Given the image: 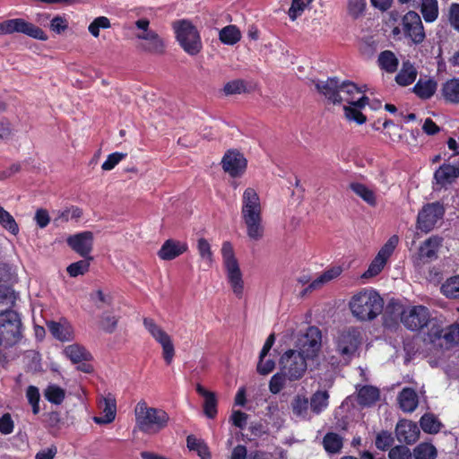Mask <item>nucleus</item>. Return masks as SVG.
Instances as JSON below:
<instances>
[{"mask_svg":"<svg viewBox=\"0 0 459 459\" xmlns=\"http://www.w3.org/2000/svg\"><path fill=\"white\" fill-rule=\"evenodd\" d=\"M14 422L10 413H4L0 417V433L9 435L13 432Z\"/></svg>","mask_w":459,"mask_h":459,"instance_id":"obj_61","label":"nucleus"},{"mask_svg":"<svg viewBox=\"0 0 459 459\" xmlns=\"http://www.w3.org/2000/svg\"><path fill=\"white\" fill-rule=\"evenodd\" d=\"M136 428L147 435H155L168 426L169 414L158 408L148 407L145 402H139L135 408Z\"/></svg>","mask_w":459,"mask_h":459,"instance_id":"obj_3","label":"nucleus"},{"mask_svg":"<svg viewBox=\"0 0 459 459\" xmlns=\"http://www.w3.org/2000/svg\"><path fill=\"white\" fill-rule=\"evenodd\" d=\"M66 357L73 363H80L82 361H88L91 359V353L82 346L79 344H72L65 349Z\"/></svg>","mask_w":459,"mask_h":459,"instance_id":"obj_37","label":"nucleus"},{"mask_svg":"<svg viewBox=\"0 0 459 459\" xmlns=\"http://www.w3.org/2000/svg\"><path fill=\"white\" fill-rule=\"evenodd\" d=\"M188 250V245L186 242H181L176 239H167L158 251V256L164 261H170Z\"/></svg>","mask_w":459,"mask_h":459,"instance_id":"obj_24","label":"nucleus"},{"mask_svg":"<svg viewBox=\"0 0 459 459\" xmlns=\"http://www.w3.org/2000/svg\"><path fill=\"white\" fill-rule=\"evenodd\" d=\"M0 225L11 234L19 233V226L13 216L0 205Z\"/></svg>","mask_w":459,"mask_h":459,"instance_id":"obj_48","label":"nucleus"},{"mask_svg":"<svg viewBox=\"0 0 459 459\" xmlns=\"http://www.w3.org/2000/svg\"><path fill=\"white\" fill-rule=\"evenodd\" d=\"M362 342L361 332L357 327L342 331L336 340V351L345 359H351Z\"/></svg>","mask_w":459,"mask_h":459,"instance_id":"obj_10","label":"nucleus"},{"mask_svg":"<svg viewBox=\"0 0 459 459\" xmlns=\"http://www.w3.org/2000/svg\"><path fill=\"white\" fill-rule=\"evenodd\" d=\"M377 64L381 70L394 74L398 69L399 60L393 51L384 50L378 55Z\"/></svg>","mask_w":459,"mask_h":459,"instance_id":"obj_33","label":"nucleus"},{"mask_svg":"<svg viewBox=\"0 0 459 459\" xmlns=\"http://www.w3.org/2000/svg\"><path fill=\"white\" fill-rule=\"evenodd\" d=\"M175 37L179 46L189 56L198 55L203 43L199 30L189 20H178L172 23Z\"/></svg>","mask_w":459,"mask_h":459,"instance_id":"obj_4","label":"nucleus"},{"mask_svg":"<svg viewBox=\"0 0 459 459\" xmlns=\"http://www.w3.org/2000/svg\"><path fill=\"white\" fill-rule=\"evenodd\" d=\"M308 399L304 396L298 394L292 400L290 405L293 414L300 419H307L308 415Z\"/></svg>","mask_w":459,"mask_h":459,"instance_id":"obj_46","label":"nucleus"},{"mask_svg":"<svg viewBox=\"0 0 459 459\" xmlns=\"http://www.w3.org/2000/svg\"><path fill=\"white\" fill-rule=\"evenodd\" d=\"M430 322V313L427 307L419 305L404 310L402 323L411 331H420Z\"/></svg>","mask_w":459,"mask_h":459,"instance_id":"obj_14","label":"nucleus"},{"mask_svg":"<svg viewBox=\"0 0 459 459\" xmlns=\"http://www.w3.org/2000/svg\"><path fill=\"white\" fill-rule=\"evenodd\" d=\"M437 83L432 79L419 80L412 88L413 92L421 100L430 99L436 92Z\"/></svg>","mask_w":459,"mask_h":459,"instance_id":"obj_35","label":"nucleus"},{"mask_svg":"<svg viewBox=\"0 0 459 459\" xmlns=\"http://www.w3.org/2000/svg\"><path fill=\"white\" fill-rule=\"evenodd\" d=\"M417 70L410 60L403 62L402 68L395 75V82L401 86L411 84L417 77Z\"/></svg>","mask_w":459,"mask_h":459,"instance_id":"obj_32","label":"nucleus"},{"mask_svg":"<svg viewBox=\"0 0 459 459\" xmlns=\"http://www.w3.org/2000/svg\"><path fill=\"white\" fill-rule=\"evenodd\" d=\"M324 449L330 455L338 454L343 447V438L335 432H327L322 441Z\"/></svg>","mask_w":459,"mask_h":459,"instance_id":"obj_34","label":"nucleus"},{"mask_svg":"<svg viewBox=\"0 0 459 459\" xmlns=\"http://www.w3.org/2000/svg\"><path fill=\"white\" fill-rule=\"evenodd\" d=\"M221 255L228 281L233 293L240 299L243 295L244 281L238 262L235 256L234 249L230 242H223L221 247Z\"/></svg>","mask_w":459,"mask_h":459,"instance_id":"obj_5","label":"nucleus"},{"mask_svg":"<svg viewBox=\"0 0 459 459\" xmlns=\"http://www.w3.org/2000/svg\"><path fill=\"white\" fill-rule=\"evenodd\" d=\"M398 401L404 412H412L419 403L417 393L410 387H405L399 393Z\"/></svg>","mask_w":459,"mask_h":459,"instance_id":"obj_31","label":"nucleus"},{"mask_svg":"<svg viewBox=\"0 0 459 459\" xmlns=\"http://www.w3.org/2000/svg\"><path fill=\"white\" fill-rule=\"evenodd\" d=\"M117 323L118 317L108 313H104L101 316L100 326L105 333H112L117 329Z\"/></svg>","mask_w":459,"mask_h":459,"instance_id":"obj_55","label":"nucleus"},{"mask_svg":"<svg viewBox=\"0 0 459 459\" xmlns=\"http://www.w3.org/2000/svg\"><path fill=\"white\" fill-rule=\"evenodd\" d=\"M99 407L103 415L94 417L93 420L97 424H108L113 422L117 414L116 399L111 394H108L102 398L100 402Z\"/></svg>","mask_w":459,"mask_h":459,"instance_id":"obj_25","label":"nucleus"},{"mask_svg":"<svg viewBox=\"0 0 459 459\" xmlns=\"http://www.w3.org/2000/svg\"><path fill=\"white\" fill-rule=\"evenodd\" d=\"M196 393L204 398V413L209 419H214L218 413L217 398L214 393L206 390L201 384L195 386Z\"/></svg>","mask_w":459,"mask_h":459,"instance_id":"obj_28","label":"nucleus"},{"mask_svg":"<svg viewBox=\"0 0 459 459\" xmlns=\"http://www.w3.org/2000/svg\"><path fill=\"white\" fill-rule=\"evenodd\" d=\"M412 455L414 459H436L437 451L432 444L422 442L414 447Z\"/></svg>","mask_w":459,"mask_h":459,"instance_id":"obj_45","label":"nucleus"},{"mask_svg":"<svg viewBox=\"0 0 459 459\" xmlns=\"http://www.w3.org/2000/svg\"><path fill=\"white\" fill-rule=\"evenodd\" d=\"M14 291L9 287H0V316L4 315L5 311H13L12 307L15 303Z\"/></svg>","mask_w":459,"mask_h":459,"instance_id":"obj_44","label":"nucleus"},{"mask_svg":"<svg viewBox=\"0 0 459 459\" xmlns=\"http://www.w3.org/2000/svg\"><path fill=\"white\" fill-rule=\"evenodd\" d=\"M47 325L52 335L59 341L67 342L73 338L72 327L69 325L50 321Z\"/></svg>","mask_w":459,"mask_h":459,"instance_id":"obj_36","label":"nucleus"},{"mask_svg":"<svg viewBox=\"0 0 459 459\" xmlns=\"http://www.w3.org/2000/svg\"><path fill=\"white\" fill-rule=\"evenodd\" d=\"M321 340L322 334L320 330L315 326L309 327L305 334V340L300 352H303L307 358L313 359L320 350Z\"/></svg>","mask_w":459,"mask_h":459,"instance_id":"obj_23","label":"nucleus"},{"mask_svg":"<svg viewBox=\"0 0 459 459\" xmlns=\"http://www.w3.org/2000/svg\"><path fill=\"white\" fill-rule=\"evenodd\" d=\"M398 243L399 237L397 235L391 236L372 260L363 277H374L379 274L386 264L387 260L393 255Z\"/></svg>","mask_w":459,"mask_h":459,"instance_id":"obj_13","label":"nucleus"},{"mask_svg":"<svg viewBox=\"0 0 459 459\" xmlns=\"http://www.w3.org/2000/svg\"><path fill=\"white\" fill-rule=\"evenodd\" d=\"M393 443L394 437L389 431L382 430L377 433L375 440V445L377 449L386 451L392 446Z\"/></svg>","mask_w":459,"mask_h":459,"instance_id":"obj_54","label":"nucleus"},{"mask_svg":"<svg viewBox=\"0 0 459 459\" xmlns=\"http://www.w3.org/2000/svg\"><path fill=\"white\" fill-rule=\"evenodd\" d=\"M220 40L225 45H235L241 39V32L236 25H227L220 30Z\"/></svg>","mask_w":459,"mask_h":459,"instance_id":"obj_42","label":"nucleus"},{"mask_svg":"<svg viewBox=\"0 0 459 459\" xmlns=\"http://www.w3.org/2000/svg\"><path fill=\"white\" fill-rule=\"evenodd\" d=\"M186 446L190 451L196 452L201 459L211 458L209 447L203 439L197 438L194 435H189L186 437Z\"/></svg>","mask_w":459,"mask_h":459,"instance_id":"obj_41","label":"nucleus"},{"mask_svg":"<svg viewBox=\"0 0 459 459\" xmlns=\"http://www.w3.org/2000/svg\"><path fill=\"white\" fill-rule=\"evenodd\" d=\"M3 320L0 324V335L6 346H13L22 339V320L16 311H5L2 315Z\"/></svg>","mask_w":459,"mask_h":459,"instance_id":"obj_9","label":"nucleus"},{"mask_svg":"<svg viewBox=\"0 0 459 459\" xmlns=\"http://www.w3.org/2000/svg\"><path fill=\"white\" fill-rule=\"evenodd\" d=\"M315 87L333 104H341L344 101V98L340 95V81L337 77H331L326 81H316Z\"/></svg>","mask_w":459,"mask_h":459,"instance_id":"obj_20","label":"nucleus"},{"mask_svg":"<svg viewBox=\"0 0 459 459\" xmlns=\"http://www.w3.org/2000/svg\"><path fill=\"white\" fill-rule=\"evenodd\" d=\"M342 270L340 266H333L325 270L316 279L313 280L311 283L301 291L300 295L303 297L315 290L320 289L324 284L337 278L342 273Z\"/></svg>","mask_w":459,"mask_h":459,"instance_id":"obj_27","label":"nucleus"},{"mask_svg":"<svg viewBox=\"0 0 459 459\" xmlns=\"http://www.w3.org/2000/svg\"><path fill=\"white\" fill-rule=\"evenodd\" d=\"M443 240L444 238L442 237L433 235L423 241L418 249L415 264L420 265L436 260Z\"/></svg>","mask_w":459,"mask_h":459,"instance_id":"obj_18","label":"nucleus"},{"mask_svg":"<svg viewBox=\"0 0 459 459\" xmlns=\"http://www.w3.org/2000/svg\"><path fill=\"white\" fill-rule=\"evenodd\" d=\"M449 22L459 31V4H452L449 8Z\"/></svg>","mask_w":459,"mask_h":459,"instance_id":"obj_64","label":"nucleus"},{"mask_svg":"<svg viewBox=\"0 0 459 459\" xmlns=\"http://www.w3.org/2000/svg\"><path fill=\"white\" fill-rule=\"evenodd\" d=\"M241 215L248 238L255 241L260 240L264 237V228L260 197L254 188L247 187L243 193Z\"/></svg>","mask_w":459,"mask_h":459,"instance_id":"obj_2","label":"nucleus"},{"mask_svg":"<svg viewBox=\"0 0 459 459\" xmlns=\"http://www.w3.org/2000/svg\"><path fill=\"white\" fill-rule=\"evenodd\" d=\"M420 10L426 22H435L439 13L437 0H421Z\"/></svg>","mask_w":459,"mask_h":459,"instance_id":"obj_40","label":"nucleus"},{"mask_svg":"<svg viewBox=\"0 0 459 459\" xmlns=\"http://www.w3.org/2000/svg\"><path fill=\"white\" fill-rule=\"evenodd\" d=\"M459 178V159L451 162H444L434 172L433 179L436 190L447 189Z\"/></svg>","mask_w":459,"mask_h":459,"instance_id":"obj_15","label":"nucleus"},{"mask_svg":"<svg viewBox=\"0 0 459 459\" xmlns=\"http://www.w3.org/2000/svg\"><path fill=\"white\" fill-rule=\"evenodd\" d=\"M26 398L28 403L31 405L33 414L37 415L40 411V394L39 388L35 385H29L26 390Z\"/></svg>","mask_w":459,"mask_h":459,"instance_id":"obj_53","label":"nucleus"},{"mask_svg":"<svg viewBox=\"0 0 459 459\" xmlns=\"http://www.w3.org/2000/svg\"><path fill=\"white\" fill-rule=\"evenodd\" d=\"M421 429L428 434H437L440 431L441 422L432 413H425L420 420Z\"/></svg>","mask_w":459,"mask_h":459,"instance_id":"obj_43","label":"nucleus"},{"mask_svg":"<svg viewBox=\"0 0 459 459\" xmlns=\"http://www.w3.org/2000/svg\"><path fill=\"white\" fill-rule=\"evenodd\" d=\"M197 250L201 258L204 261L206 265L210 268L213 261V255L211 249V245L204 238H200L197 240Z\"/></svg>","mask_w":459,"mask_h":459,"instance_id":"obj_52","label":"nucleus"},{"mask_svg":"<svg viewBox=\"0 0 459 459\" xmlns=\"http://www.w3.org/2000/svg\"><path fill=\"white\" fill-rule=\"evenodd\" d=\"M126 155V153L118 152L109 154L107 160L102 163L101 169L106 171L113 169Z\"/></svg>","mask_w":459,"mask_h":459,"instance_id":"obj_59","label":"nucleus"},{"mask_svg":"<svg viewBox=\"0 0 459 459\" xmlns=\"http://www.w3.org/2000/svg\"><path fill=\"white\" fill-rule=\"evenodd\" d=\"M445 213L446 208L439 201L424 204L418 212L416 229L423 233L430 232Z\"/></svg>","mask_w":459,"mask_h":459,"instance_id":"obj_7","label":"nucleus"},{"mask_svg":"<svg viewBox=\"0 0 459 459\" xmlns=\"http://www.w3.org/2000/svg\"><path fill=\"white\" fill-rule=\"evenodd\" d=\"M22 33L32 39L47 40L48 36L44 30L22 18L9 19L0 22V35Z\"/></svg>","mask_w":459,"mask_h":459,"instance_id":"obj_8","label":"nucleus"},{"mask_svg":"<svg viewBox=\"0 0 459 459\" xmlns=\"http://www.w3.org/2000/svg\"><path fill=\"white\" fill-rule=\"evenodd\" d=\"M329 394L327 391H316L309 401L310 409L315 414H320L329 404Z\"/></svg>","mask_w":459,"mask_h":459,"instance_id":"obj_38","label":"nucleus"},{"mask_svg":"<svg viewBox=\"0 0 459 459\" xmlns=\"http://www.w3.org/2000/svg\"><path fill=\"white\" fill-rule=\"evenodd\" d=\"M44 395L49 403L58 405L64 402L65 392L58 385H50L45 389Z\"/></svg>","mask_w":459,"mask_h":459,"instance_id":"obj_51","label":"nucleus"},{"mask_svg":"<svg viewBox=\"0 0 459 459\" xmlns=\"http://www.w3.org/2000/svg\"><path fill=\"white\" fill-rule=\"evenodd\" d=\"M275 368V362L272 359L262 358L259 355V361L257 363L256 370L260 375L265 376L273 372Z\"/></svg>","mask_w":459,"mask_h":459,"instance_id":"obj_60","label":"nucleus"},{"mask_svg":"<svg viewBox=\"0 0 459 459\" xmlns=\"http://www.w3.org/2000/svg\"><path fill=\"white\" fill-rule=\"evenodd\" d=\"M92 260L93 257H87L83 258L82 260L72 263L67 266L66 272L70 277H77L79 275H83L89 271L91 261Z\"/></svg>","mask_w":459,"mask_h":459,"instance_id":"obj_49","label":"nucleus"},{"mask_svg":"<svg viewBox=\"0 0 459 459\" xmlns=\"http://www.w3.org/2000/svg\"><path fill=\"white\" fill-rule=\"evenodd\" d=\"M380 397L377 387L373 385H362L358 389V403L363 407H370L375 404Z\"/></svg>","mask_w":459,"mask_h":459,"instance_id":"obj_30","label":"nucleus"},{"mask_svg":"<svg viewBox=\"0 0 459 459\" xmlns=\"http://www.w3.org/2000/svg\"><path fill=\"white\" fill-rule=\"evenodd\" d=\"M349 106H344V116L349 121H354L358 125L366 123L367 117L360 111L368 103V98L362 95L358 100L352 98H344Z\"/></svg>","mask_w":459,"mask_h":459,"instance_id":"obj_19","label":"nucleus"},{"mask_svg":"<svg viewBox=\"0 0 459 459\" xmlns=\"http://www.w3.org/2000/svg\"><path fill=\"white\" fill-rule=\"evenodd\" d=\"M384 299L373 288H363L353 294L349 308L353 317L359 322H371L383 313Z\"/></svg>","mask_w":459,"mask_h":459,"instance_id":"obj_1","label":"nucleus"},{"mask_svg":"<svg viewBox=\"0 0 459 459\" xmlns=\"http://www.w3.org/2000/svg\"><path fill=\"white\" fill-rule=\"evenodd\" d=\"M307 359L303 352L296 350H288L280 359L281 371L290 381L299 380L307 371Z\"/></svg>","mask_w":459,"mask_h":459,"instance_id":"obj_6","label":"nucleus"},{"mask_svg":"<svg viewBox=\"0 0 459 459\" xmlns=\"http://www.w3.org/2000/svg\"><path fill=\"white\" fill-rule=\"evenodd\" d=\"M395 436L399 442L411 445L418 440L420 429L415 422L400 420L395 427Z\"/></svg>","mask_w":459,"mask_h":459,"instance_id":"obj_21","label":"nucleus"},{"mask_svg":"<svg viewBox=\"0 0 459 459\" xmlns=\"http://www.w3.org/2000/svg\"><path fill=\"white\" fill-rule=\"evenodd\" d=\"M402 30L404 38L413 44H421L426 39L424 26L420 16L414 11L406 13L401 20Z\"/></svg>","mask_w":459,"mask_h":459,"instance_id":"obj_12","label":"nucleus"},{"mask_svg":"<svg viewBox=\"0 0 459 459\" xmlns=\"http://www.w3.org/2000/svg\"><path fill=\"white\" fill-rule=\"evenodd\" d=\"M389 459H411V450L403 445L395 446L389 450Z\"/></svg>","mask_w":459,"mask_h":459,"instance_id":"obj_58","label":"nucleus"},{"mask_svg":"<svg viewBox=\"0 0 459 459\" xmlns=\"http://www.w3.org/2000/svg\"><path fill=\"white\" fill-rule=\"evenodd\" d=\"M306 7L304 0H292L288 15L291 21H295L302 14Z\"/></svg>","mask_w":459,"mask_h":459,"instance_id":"obj_62","label":"nucleus"},{"mask_svg":"<svg viewBox=\"0 0 459 459\" xmlns=\"http://www.w3.org/2000/svg\"><path fill=\"white\" fill-rule=\"evenodd\" d=\"M143 325L152 338L162 347V357L167 365L172 363L175 348L171 337L151 317L143 318Z\"/></svg>","mask_w":459,"mask_h":459,"instance_id":"obj_11","label":"nucleus"},{"mask_svg":"<svg viewBox=\"0 0 459 459\" xmlns=\"http://www.w3.org/2000/svg\"><path fill=\"white\" fill-rule=\"evenodd\" d=\"M441 292L449 299H459V275L448 278L441 286Z\"/></svg>","mask_w":459,"mask_h":459,"instance_id":"obj_50","label":"nucleus"},{"mask_svg":"<svg viewBox=\"0 0 459 459\" xmlns=\"http://www.w3.org/2000/svg\"><path fill=\"white\" fill-rule=\"evenodd\" d=\"M136 38L145 41L140 45L142 50L155 55H161L164 53V40L156 31L151 30L148 32L139 33L136 35Z\"/></svg>","mask_w":459,"mask_h":459,"instance_id":"obj_22","label":"nucleus"},{"mask_svg":"<svg viewBox=\"0 0 459 459\" xmlns=\"http://www.w3.org/2000/svg\"><path fill=\"white\" fill-rule=\"evenodd\" d=\"M350 188L368 205L375 207L377 205V197L373 190L366 185L359 182L350 184Z\"/></svg>","mask_w":459,"mask_h":459,"instance_id":"obj_39","label":"nucleus"},{"mask_svg":"<svg viewBox=\"0 0 459 459\" xmlns=\"http://www.w3.org/2000/svg\"><path fill=\"white\" fill-rule=\"evenodd\" d=\"M287 378L283 373L278 372L274 374L269 381V390L273 394H279L285 385V379Z\"/></svg>","mask_w":459,"mask_h":459,"instance_id":"obj_57","label":"nucleus"},{"mask_svg":"<svg viewBox=\"0 0 459 459\" xmlns=\"http://www.w3.org/2000/svg\"><path fill=\"white\" fill-rule=\"evenodd\" d=\"M221 167L231 178H240L247 170V160L240 152L228 150L222 157Z\"/></svg>","mask_w":459,"mask_h":459,"instance_id":"obj_16","label":"nucleus"},{"mask_svg":"<svg viewBox=\"0 0 459 459\" xmlns=\"http://www.w3.org/2000/svg\"><path fill=\"white\" fill-rule=\"evenodd\" d=\"M93 242L94 235L89 230L70 235L66 238L67 246L82 258L91 257Z\"/></svg>","mask_w":459,"mask_h":459,"instance_id":"obj_17","label":"nucleus"},{"mask_svg":"<svg viewBox=\"0 0 459 459\" xmlns=\"http://www.w3.org/2000/svg\"><path fill=\"white\" fill-rule=\"evenodd\" d=\"M440 93L446 103L459 104V78L446 80L441 87Z\"/></svg>","mask_w":459,"mask_h":459,"instance_id":"obj_29","label":"nucleus"},{"mask_svg":"<svg viewBox=\"0 0 459 459\" xmlns=\"http://www.w3.org/2000/svg\"><path fill=\"white\" fill-rule=\"evenodd\" d=\"M404 312L403 306L395 301L390 300L383 310V325L385 328L392 329L398 325V319L402 320V315Z\"/></svg>","mask_w":459,"mask_h":459,"instance_id":"obj_26","label":"nucleus"},{"mask_svg":"<svg viewBox=\"0 0 459 459\" xmlns=\"http://www.w3.org/2000/svg\"><path fill=\"white\" fill-rule=\"evenodd\" d=\"M366 5V0H349L348 13L353 19H358L364 13Z\"/></svg>","mask_w":459,"mask_h":459,"instance_id":"obj_56","label":"nucleus"},{"mask_svg":"<svg viewBox=\"0 0 459 459\" xmlns=\"http://www.w3.org/2000/svg\"><path fill=\"white\" fill-rule=\"evenodd\" d=\"M223 93L226 96L234 95V94H241L249 92L250 90L247 88V83L243 79H235L228 82L223 89Z\"/></svg>","mask_w":459,"mask_h":459,"instance_id":"obj_47","label":"nucleus"},{"mask_svg":"<svg viewBox=\"0 0 459 459\" xmlns=\"http://www.w3.org/2000/svg\"><path fill=\"white\" fill-rule=\"evenodd\" d=\"M340 91L345 93L347 95L346 98L352 99H354V94H360L362 92L357 84L351 81H343L342 82H340Z\"/></svg>","mask_w":459,"mask_h":459,"instance_id":"obj_63","label":"nucleus"}]
</instances>
